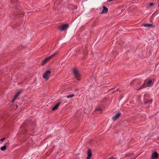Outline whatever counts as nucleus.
Returning <instances> with one entry per match:
<instances>
[{
	"mask_svg": "<svg viewBox=\"0 0 159 159\" xmlns=\"http://www.w3.org/2000/svg\"><path fill=\"white\" fill-rule=\"evenodd\" d=\"M152 80H145L143 84L138 89H137V90H139L141 89L144 88H145L147 87H149L150 86V84L152 83Z\"/></svg>",
	"mask_w": 159,
	"mask_h": 159,
	"instance_id": "nucleus-1",
	"label": "nucleus"
},
{
	"mask_svg": "<svg viewBox=\"0 0 159 159\" xmlns=\"http://www.w3.org/2000/svg\"><path fill=\"white\" fill-rule=\"evenodd\" d=\"M58 54V52H57L53 54L51 56L46 58L44 60L42 61V65H44L48 61L50 60L52 57H54L55 55Z\"/></svg>",
	"mask_w": 159,
	"mask_h": 159,
	"instance_id": "nucleus-2",
	"label": "nucleus"
},
{
	"mask_svg": "<svg viewBox=\"0 0 159 159\" xmlns=\"http://www.w3.org/2000/svg\"><path fill=\"white\" fill-rule=\"evenodd\" d=\"M51 71L49 70H47L45 71L43 75V77L46 80H48L50 76Z\"/></svg>",
	"mask_w": 159,
	"mask_h": 159,
	"instance_id": "nucleus-3",
	"label": "nucleus"
},
{
	"mask_svg": "<svg viewBox=\"0 0 159 159\" xmlns=\"http://www.w3.org/2000/svg\"><path fill=\"white\" fill-rule=\"evenodd\" d=\"M73 72L75 77L77 80H80V74L78 70L74 68L73 70Z\"/></svg>",
	"mask_w": 159,
	"mask_h": 159,
	"instance_id": "nucleus-4",
	"label": "nucleus"
},
{
	"mask_svg": "<svg viewBox=\"0 0 159 159\" xmlns=\"http://www.w3.org/2000/svg\"><path fill=\"white\" fill-rule=\"evenodd\" d=\"M69 25L67 24H64L60 27V29L61 31H63L66 29L68 27Z\"/></svg>",
	"mask_w": 159,
	"mask_h": 159,
	"instance_id": "nucleus-5",
	"label": "nucleus"
},
{
	"mask_svg": "<svg viewBox=\"0 0 159 159\" xmlns=\"http://www.w3.org/2000/svg\"><path fill=\"white\" fill-rule=\"evenodd\" d=\"M60 104V102H59L57 103V104L56 105H55L54 106V107H53L52 108V111H55V110H56L58 109Z\"/></svg>",
	"mask_w": 159,
	"mask_h": 159,
	"instance_id": "nucleus-6",
	"label": "nucleus"
},
{
	"mask_svg": "<svg viewBox=\"0 0 159 159\" xmlns=\"http://www.w3.org/2000/svg\"><path fill=\"white\" fill-rule=\"evenodd\" d=\"M158 156V154L157 152H155L152 154V159H156Z\"/></svg>",
	"mask_w": 159,
	"mask_h": 159,
	"instance_id": "nucleus-7",
	"label": "nucleus"
},
{
	"mask_svg": "<svg viewBox=\"0 0 159 159\" xmlns=\"http://www.w3.org/2000/svg\"><path fill=\"white\" fill-rule=\"evenodd\" d=\"M103 9L101 14L105 13L107 12L108 8L104 6H103Z\"/></svg>",
	"mask_w": 159,
	"mask_h": 159,
	"instance_id": "nucleus-8",
	"label": "nucleus"
},
{
	"mask_svg": "<svg viewBox=\"0 0 159 159\" xmlns=\"http://www.w3.org/2000/svg\"><path fill=\"white\" fill-rule=\"evenodd\" d=\"M121 114L119 112L117 113L116 115L112 117V119L113 120H115Z\"/></svg>",
	"mask_w": 159,
	"mask_h": 159,
	"instance_id": "nucleus-9",
	"label": "nucleus"
},
{
	"mask_svg": "<svg viewBox=\"0 0 159 159\" xmlns=\"http://www.w3.org/2000/svg\"><path fill=\"white\" fill-rule=\"evenodd\" d=\"M143 26L146 27H153V25L152 24H143L142 25Z\"/></svg>",
	"mask_w": 159,
	"mask_h": 159,
	"instance_id": "nucleus-10",
	"label": "nucleus"
},
{
	"mask_svg": "<svg viewBox=\"0 0 159 159\" xmlns=\"http://www.w3.org/2000/svg\"><path fill=\"white\" fill-rule=\"evenodd\" d=\"M87 155H88V157H91L92 156V153L91 151L89 149H88V150Z\"/></svg>",
	"mask_w": 159,
	"mask_h": 159,
	"instance_id": "nucleus-11",
	"label": "nucleus"
},
{
	"mask_svg": "<svg viewBox=\"0 0 159 159\" xmlns=\"http://www.w3.org/2000/svg\"><path fill=\"white\" fill-rule=\"evenodd\" d=\"M21 91V90H20L19 91H18V92H17V93L15 95L13 99H16L17 98V97L19 95V94L20 93Z\"/></svg>",
	"mask_w": 159,
	"mask_h": 159,
	"instance_id": "nucleus-12",
	"label": "nucleus"
},
{
	"mask_svg": "<svg viewBox=\"0 0 159 159\" xmlns=\"http://www.w3.org/2000/svg\"><path fill=\"white\" fill-rule=\"evenodd\" d=\"M75 95L74 94H70L66 96V97L67 98H71L74 96Z\"/></svg>",
	"mask_w": 159,
	"mask_h": 159,
	"instance_id": "nucleus-13",
	"label": "nucleus"
},
{
	"mask_svg": "<svg viewBox=\"0 0 159 159\" xmlns=\"http://www.w3.org/2000/svg\"><path fill=\"white\" fill-rule=\"evenodd\" d=\"M95 111H99L100 112H102V109L101 108H96L95 110Z\"/></svg>",
	"mask_w": 159,
	"mask_h": 159,
	"instance_id": "nucleus-14",
	"label": "nucleus"
},
{
	"mask_svg": "<svg viewBox=\"0 0 159 159\" xmlns=\"http://www.w3.org/2000/svg\"><path fill=\"white\" fill-rule=\"evenodd\" d=\"M6 149V147L4 145L1 148V150L2 151H4Z\"/></svg>",
	"mask_w": 159,
	"mask_h": 159,
	"instance_id": "nucleus-15",
	"label": "nucleus"
},
{
	"mask_svg": "<svg viewBox=\"0 0 159 159\" xmlns=\"http://www.w3.org/2000/svg\"><path fill=\"white\" fill-rule=\"evenodd\" d=\"M152 100H149L146 101H144L145 104H146L147 103H151L152 102Z\"/></svg>",
	"mask_w": 159,
	"mask_h": 159,
	"instance_id": "nucleus-16",
	"label": "nucleus"
},
{
	"mask_svg": "<svg viewBox=\"0 0 159 159\" xmlns=\"http://www.w3.org/2000/svg\"><path fill=\"white\" fill-rule=\"evenodd\" d=\"M5 139V138H2V139L1 140H0V141L1 142H2Z\"/></svg>",
	"mask_w": 159,
	"mask_h": 159,
	"instance_id": "nucleus-17",
	"label": "nucleus"
},
{
	"mask_svg": "<svg viewBox=\"0 0 159 159\" xmlns=\"http://www.w3.org/2000/svg\"><path fill=\"white\" fill-rule=\"evenodd\" d=\"M153 5V3H151L149 4V6H152Z\"/></svg>",
	"mask_w": 159,
	"mask_h": 159,
	"instance_id": "nucleus-18",
	"label": "nucleus"
},
{
	"mask_svg": "<svg viewBox=\"0 0 159 159\" xmlns=\"http://www.w3.org/2000/svg\"><path fill=\"white\" fill-rule=\"evenodd\" d=\"M116 91H120L119 90V89H117L116 90ZM115 91H113V92H112V93H114V92H115Z\"/></svg>",
	"mask_w": 159,
	"mask_h": 159,
	"instance_id": "nucleus-19",
	"label": "nucleus"
},
{
	"mask_svg": "<svg viewBox=\"0 0 159 159\" xmlns=\"http://www.w3.org/2000/svg\"><path fill=\"white\" fill-rule=\"evenodd\" d=\"M90 158H91L90 157L87 156V157L86 159H90Z\"/></svg>",
	"mask_w": 159,
	"mask_h": 159,
	"instance_id": "nucleus-20",
	"label": "nucleus"
},
{
	"mask_svg": "<svg viewBox=\"0 0 159 159\" xmlns=\"http://www.w3.org/2000/svg\"><path fill=\"white\" fill-rule=\"evenodd\" d=\"M15 100H12V102H14L15 101Z\"/></svg>",
	"mask_w": 159,
	"mask_h": 159,
	"instance_id": "nucleus-21",
	"label": "nucleus"
},
{
	"mask_svg": "<svg viewBox=\"0 0 159 159\" xmlns=\"http://www.w3.org/2000/svg\"><path fill=\"white\" fill-rule=\"evenodd\" d=\"M132 82H132V81L130 83V84H132Z\"/></svg>",
	"mask_w": 159,
	"mask_h": 159,
	"instance_id": "nucleus-22",
	"label": "nucleus"
},
{
	"mask_svg": "<svg viewBox=\"0 0 159 159\" xmlns=\"http://www.w3.org/2000/svg\"><path fill=\"white\" fill-rule=\"evenodd\" d=\"M114 89V88H112V89H111L113 90Z\"/></svg>",
	"mask_w": 159,
	"mask_h": 159,
	"instance_id": "nucleus-23",
	"label": "nucleus"
},
{
	"mask_svg": "<svg viewBox=\"0 0 159 159\" xmlns=\"http://www.w3.org/2000/svg\"><path fill=\"white\" fill-rule=\"evenodd\" d=\"M16 108H17L18 107V106L17 105H16Z\"/></svg>",
	"mask_w": 159,
	"mask_h": 159,
	"instance_id": "nucleus-24",
	"label": "nucleus"
}]
</instances>
